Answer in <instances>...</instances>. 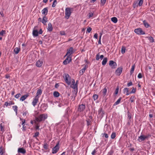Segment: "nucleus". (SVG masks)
Instances as JSON below:
<instances>
[{
    "instance_id": "47",
    "label": "nucleus",
    "mask_w": 155,
    "mask_h": 155,
    "mask_svg": "<svg viewBox=\"0 0 155 155\" xmlns=\"http://www.w3.org/2000/svg\"><path fill=\"white\" fill-rule=\"evenodd\" d=\"M57 4V1H54L52 5V7H55L56 5Z\"/></svg>"
},
{
    "instance_id": "61",
    "label": "nucleus",
    "mask_w": 155,
    "mask_h": 155,
    "mask_svg": "<svg viewBox=\"0 0 155 155\" xmlns=\"http://www.w3.org/2000/svg\"><path fill=\"white\" fill-rule=\"evenodd\" d=\"M142 75L141 73H139L138 74V78H142Z\"/></svg>"
},
{
    "instance_id": "64",
    "label": "nucleus",
    "mask_w": 155,
    "mask_h": 155,
    "mask_svg": "<svg viewBox=\"0 0 155 155\" xmlns=\"http://www.w3.org/2000/svg\"><path fill=\"white\" fill-rule=\"evenodd\" d=\"M42 33H43L42 30V29H41L40 30L39 32H38V33H39V34H42Z\"/></svg>"
},
{
    "instance_id": "11",
    "label": "nucleus",
    "mask_w": 155,
    "mask_h": 155,
    "mask_svg": "<svg viewBox=\"0 0 155 155\" xmlns=\"http://www.w3.org/2000/svg\"><path fill=\"white\" fill-rule=\"evenodd\" d=\"M85 108V105L84 104H82L79 105L78 108V110L80 112L83 111Z\"/></svg>"
},
{
    "instance_id": "32",
    "label": "nucleus",
    "mask_w": 155,
    "mask_h": 155,
    "mask_svg": "<svg viewBox=\"0 0 155 155\" xmlns=\"http://www.w3.org/2000/svg\"><path fill=\"white\" fill-rule=\"evenodd\" d=\"M111 21L114 23H116L117 21V18L116 17H113L111 18Z\"/></svg>"
},
{
    "instance_id": "10",
    "label": "nucleus",
    "mask_w": 155,
    "mask_h": 155,
    "mask_svg": "<svg viewBox=\"0 0 155 155\" xmlns=\"http://www.w3.org/2000/svg\"><path fill=\"white\" fill-rule=\"evenodd\" d=\"M74 52V49L73 47H71L67 50V53L65 56H70V55L72 54Z\"/></svg>"
},
{
    "instance_id": "38",
    "label": "nucleus",
    "mask_w": 155,
    "mask_h": 155,
    "mask_svg": "<svg viewBox=\"0 0 155 155\" xmlns=\"http://www.w3.org/2000/svg\"><path fill=\"white\" fill-rule=\"evenodd\" d=\"M86 69V67L85 66L80 71V73L81 74H81H82L84 72Z\"/></svg>"
},
{
    "instance_id": "31",
    "label": "nucleus",
    "mask_w": 155,
    "mask_h": 155,
    "mask_svg": "<svg viewBox=\"0 0 155 155\" xmlns=\"http://www.w3.org/2000/svg\"><path fill=\"white\" fill-rule=\"evenodd\" d=\"M60 94L58 91H54L53 93V95L55 97H57L59 96Z\"/></svg>"
},
{
    "instance_id": "51",
    "label": "nucleus",
    "mask_w": 155,
    "mask_h": 155,
    "mask_svg": "<svg viewBox=\"0 0 155 155\" xmlns=\"http://www.w3.org/2000/svg\"><path fill=\"white\" fill-rule=\"evenodd\" d=\"M5 32L6 31L5 30H2L0 32L1 36H3L4 34H5Z\"/></svg>"
},
{
    "instance_id": "26",
    "label": "nucleus",
    "mask_w": 155,
    "mask_h": 155,
    "mask_svg": "<svg viewBox=\"0 0 155 155\" xmlns=\"http://www.w3.org/2000/svg\"><path fill=\"white\" fill-rule=\"evenodd\" d=\"M123 92L124 94L125 93H126V95H128L130 94V92H129L128 89L127 88H125L123 90Z\"/></svg>"
},
{
    "instance_id": "49",
    "label": "nucleus",
    "mask_w": 155,
    "mask_h": 155,
    "mask_svg": "<svg viewBox=\"0 0 155 155\" xmlns=\"http://www.w3.org/2000/svg\"><path fill=\"white\" fill-rule=\"evenodd\" d=\"M2 124H1L0 125V128L1 129V130L3 132L4 131V127L2 126Z\"/></svg>"
},
{
    "instance_id": "53",
    "label": "nucleus",
    "mask_w": 155,
    "mask_h": 155,
    "mask_svg": "<svg viewBox=\"0 0 155 155\" xmlns=\"http://www.w3.org/2000/svg\"><path fill=\"white\" fill-rule=\"evenodd\" d=\"M127 116H128V119H129V120H130V119L131 118V114L130 113H129V112H128Z\"/></svg>"
},
{
    "instance_id": "55",
    "label": "nucleus",
    "mask_w": 155,
    "mask_h": 155,
    "mask_svg": "<svg viewBox=\"0 0 155 155\" xmlns=\"http://www.w3.org/2000/svg\"><path fill=\"white\" fill-rule=\"evenodd\" d=\"M103 137H104L107 138L108 137V134L106 133H104L103 134Z\"/></svg>"
},
{
    "instance_id": "63",
    "label": "nucleus",
    "mask_w": 155,
    "mask_h": 155,
    "mask_svg": "<svg viewBox=\"0 0 155 155\" xmlns=\"http://www.w3.org/2000/svg\"><path fill=\"white\" fill-rule=\"evenodd\" d=\"M3 154V152L2 149L0 148V155H2Z\"/></svg>"
},
{
    "instance_id": "3",
    "label": "nucleus",
    "mask_w": 155,
    "mask_h": 155,
    "mask_svg": "<svg viewBox=\"0 0 155 155\" xmlns=\"http://www.w3.org/2000/svg\"><path fill=\"white\" fill-rule=\"evenodd\" d=\"M73 9L72 8H67L65 10V18L66 19H68L73 11Z\"/></svg>"
},
{
    "instance_id": "62",
    "label": "nucleus",
    "mask_w": 155,
    "mask_h": 155,
    "mask_svg": "<svg viewBox=\"0 0 155 155\" xmlns=\"http://www.w3.org/2000/svg\"><path fill=\"white\" fill-rule=\"evenodd\" d=\"M94 38H95L96 39H97L98 38V35L97 33H95L94 36Z\"/></svg>"
},
{
    "instance_id": "9",
    "label": "nucleus",
    "mask_w": 155,
    "mask_h": 155,
    "mask_svg": "<svg viewBox=\"0 0 155 155\" xmlns=\"http://www.w3.org/2000/svg\"><path fill=\"white\" fill-rule=\"evenodd\" d=\"M105 112L103 110L102 108L100 107L98 110V115L101 118H102L104 116Z\"/></svg>"
},
{
    "instance_id": "8",
    "label": "nucleus",
    "mask_w": 155,
    "mask_h": 155,
    "mask_svg": "<svg viewBox=\"0 0 155 155\" xmlns=\"http://www.w3.org/2000/svg\"><path fill=\"white\" fill-rule=\"evenodd\" d=\"M59 142L56 144V145L52 149V153L53 154L56 153L58 150L59 147Z\"/></svg>"
},
{
    "instance_id": "24",
    "label": "nucleus",
    "mask_w": 155,
    "mask_h": 155,
    "mask_svg": "<svg viewBox=\"0 0 155 155\" xmlns=\"http://www.w3.org/2000/svg\"><path fill=\"white\" fill-rule=\"evenodd\" d=\"M107 58H104L102 62V64L104 66L106 64L107 61Z\"/></svg>"
},
{
    "instance_id": "40",
    "label": "nucleus",
    "mask_w": 155,
    "mask_h": 155,
    "mask_svg": "<svg viewBox=\"0 0 155 155\" xmlns=\"http://www.w3.org/2000/svg\"><path fill=\"white\" fill-rule=\"evenodd\" d=\"M116 136V133L115 132H113L111 134V138L112 139H114L115 137Z\"/></svg>"
},
{
    "instance_id": "43",
    "label": "nucleus",
    "mask_w": 155,
    "mask_h": 155,
    "mask_svg": "<svg viewBox=\"0 0 155 155\" xmlns=\"http://www.w3.org/2000/svg\"><path fill=\"white\" fill-rule=\"evenodd\" d=\"M93 13H94L92 12H90L89 13L88 15V16L89 18L93 17Z\"/></svg>"
},
{
    "instance_id": "16",
    "label": "nucleus",
    "mask_w": 155,
    "mask_h": 155,
    "mask_svg": "<svg viewBox=\"0 0 155 155\" xmlns=\"http://www.w3.org/2000/svg\"><path fill=\"white\" fill-rule=\"evenodd\" d=\"M43 63L42 60L40 59L36 62V65L37 67H40L42 66Z\"/></svg>"
},
{
    "instance_id": "12",
    "label": "nucleus",
    "mask_w": 155,
    "mask_h": 155,
    "mask_svg": "<svg viewBox=\"0 0 155 155\" xmlns=\"http://www.w3.org/2000/svg\"><path fill=\"white\" fill-rule=\"evenodd\" d=\"M66 58L64 61L63 63L64 65H66L69 63L71 60V58L69 56H67Z\"/></svg>"
},
{
    "instance_id": "23",
    "label": "nucleus",
    "mask_w": 155,
    "mask_h": 155,
    "mask_svg": "<svg viewBox=\"0 0 155 155\" xmlns=\"http://www.w3.org/2000/svg\"><path fill=\"white\" fill-rule=\"evenodd\" d=\"M32 34L34 37H36L38 35V32L37 30L34 29L33 31Z\"/></svg>"
},
{
    "instance_id": "28",
    "label": "nucleus",
    "mask_w": 155,
    "mask_h": 155,
    "mask_svg": "<svg viewBox=\"0 0 155 155\" xmlns=\"http://www.w3.org/2000/svg\"><path fill=\"white\" fill-rule=\"evenodd\" d=\"M25 120H23L22 121V123L21 124V125H23L22 126V130L25 131L26 130V126H25V124H24L25 123Z\"/></svg>"
},
{
    "instance_id": "30",
    "label": "nucleus",
    "mask_w": 155,
    "mask_h": 155,
    "mask_svg": "<svg viewBox=\"0 0 155 155\" xmlns=\"http://www.w3.org/2000/svg\"><path fill=\"white\" fill-rule=\"evenodd\" d=\"M121 99H122V98L121 97H120L118 99V100L116 102H115V103L113 105L115 106L116 105H117L119 104L120 103Z\"/></svg>"
},
{
    "instance_id": "45",
    "label": "nucleus",
    "mask_w": 155,
    "mask_h": 155,
    "mask_svg": "<svg viewBox=\"0 0 155 155\" xmlns=\"http://www.w3.org/2000/svg\"><path fill=\"white\" fill-rule=\"evenodd\" d=\"M135 96H131L130 98V100L131 102H133L134 101V99L135 98Z\"/></svg>"
},
{
    "instance_id": "17",
    "label": "nucleus",
    "mask_w": 155,
    "mask_h": 155,
    "mask_svg": "<svg viewBox=\"0 0 155 155\" xmlns=\"http://www.w3.org/2000/svg\"><path fill=\"white\" fill-rule=\"evenodd\" d=\"M18 152L25 154L26 152V150L23 148H19L18 149Z\"/></svg>"
},
{
    "instance_id": "33",
    "label": "nucleus",
    "mask_w": 155,
    "mask_h": 155,
    "mask_svg": "<svg viewBox=\"0 0 155 155\" xmlns=\"http://www.w3.org/2000/svg\"><path fill=\"white\" fill-rule=\"evenodd\" d=\"M42 91L41 89H38L37 91L36 95V96L38 97V95H40L42 93Z\"/></svg>"
},
{
    "instance_id": "2",
    "label": "nucleus",
    "mask_w": 155,
    "mask_h": 155,
    "mask_svg": "<svg viewBox=\"0 0 155 155\" xmlns=\"http://www.w3.org/2000/svg\"><path fill=\"white\" fill-rule=\"evenodd\" d=\"M47 117V114H40L38 117H36L35 120L37 122H40L44 121Z\"/></svg>"
},
{
    "instance_id": "48",
    "label": "nucleus",
    "mask_w": 155,
    "mask_h": 155,
    "mask_svg": "<svg viewBox=\"0 0 155 155\" xmlns=\"http://www.w3.org/2000/svg\"><path fill=\"white\" fill-rule=\"evenodd\" d=\"M106 1H101V6H103L105 3Z\"/></svg>"
},
{
    "instance_id": "58",
    "label": "nucleus",
    "mask_w": 155,
    "mask_h": 155,
    "mask_svg": "<svg viewBox=\"0 0 155 155\" xmlns=\"http://www.w3.org/2000/svg\"><path fill=\"white\" fill-rule=\"evenodd\" d=\"M70 81H71V82L72 83V84L71 85H74L75 84V81L74 80V79H72L71 80V81L70 80Z\"/></svg>"
},
{
    "instance_id": "13",
    "label": "nucleus",
    "mask_w": 155,
    "mask_h": 155,
    "mask_svg": "<svg viewBox=\"0 0 155 155\" xmlns=\"http://www.w3.org/2000/svg\"><path fill=\"white\" fill-rule=\"evenodd\" d=\"M122 68L119 67L115 71V73L116 75L119 76L122 73Z\"/></svg>"
},
{
    "instance_id": "25",
    "label": "nucleus",
    "mask_w": 155,
    "mask_h": 155,
    "mask_svg": "<svg viewBox=\"0 0 155 155\" xmlns=\"http://www.w3.org/2000/svg\"><path fill=\"white\" fill-rule=\"evenodd\" d=\"M101 91L103 94V96L104 97L106 95L107 93V89L106 87H105Z\"/></svg>"
},
{
    "instance_id": "52",
    "label": "nucleus",
    "mask_w": 155,
    "mask_h": 155,
    "mask_svg": "<svg viewBox=\"0 0 155 155\" xmlns=\"http://www.w3.org/2000/svg\"><path fill=\"white\" fill-rule=\"evenodd\" d=\"M21 96V94L20 93L18 94L15 96V97L16 98H18Z\"/></svg>"
},
{
    "instance_id": "6",
    "label": "nucleus",
    "mask_w": 155,
    "mask_h": 155,
    "mask_svg": "<svg viewBox=\"0 0 155 155\" xmlns=\"http://www.w3.org/2000/svg\"><path fill=\"white\" fill-rule=\"evenodd\" d=\"M134 32L137 35H143L145 34V32L141 28L135 29Z\"/></svg>"
},
{
    "instance_id": "54",
    "label": "nucleus",
    "mask_w": 155,
    "mask_h": 155,
    "mask_svg": "<svg viewBox=\"0 0 155 155\" xmlns=\"http://www.w3.org/2000/svg\"><path fill=\"white\" fill-rule=\"evenodd\" d=\"M143 2V1H139L138 2V5L139 6H141L142 5Z\"/></svg>"
},
{
    "instance_id": "14",
    "label": "nucleus",
    "mask_w": 155,
    "mask_h": 155,
    "mask_svg": "<svg viewBox=\"0 0 155 155\" xmlns=\"http://www.w3.org/2000/svg\"><path fill=\"white\" fill-rule=\"evenodd\" d=\"M39 97L37 96H35V98L33 99V100L32 102V104L34 106H35L36 105V104L38 101Z\"/></svg>"
},
{
    "instance_id": "37",
    "label": "nucleus",
    "mask_w": 155,
    "mask_h": 155,
    "mask_svg": "<svg viewBox=\"0 0 155 155\" xmlns=\"http://www.w3.org/2000/svg\"><path fill=\"white\" fill-rule=\"evenodd\" d=\"M13 109L14 110V111L15 112L16 114H17V110H18V107L17 106H13L12 107Z\"/></svg>"
},
{
    "instance_id": "19",
    "label": "nucleus",
    "mask_w": 155,
    "mask_h": 155,
    "mask_svg": "<svg viewBox=\"0 0 155 155\" xmlns=\"http://www.w3.org/2000/svg\"><path fill=\"white\" fill-rule=\"evenodd\" d=\"M14 104V102L11 101H10L9 102H5V103L4 105L6 106V107L8 106H11L12 105H13Z\"/></svg>"
},
{
    "instance_id": "42",
    "label": "nucleus",
    "mask_w": 155,
    "mask_h": 155,
    "mask_svg": "<svg viewBox=\"0 0 155 155\" xmlns=\"http://www.w3.org/2000/svg\"><path fill=\"white\" fill-rule=\"evenodd\" d=\"M136 88H134V87H132V89L131 91L130 92V94L132 93H135L136 91Z\"/></svg>"
},
{
    "instance_id": "39",
    "label": "nucleus",
    "mask_w": 155,
    "mask_h": 155,
    "mask_svg": "<svg viewBox=\"0 0 155 155\" xmlns=\"http://www.w3.org/2000/svg\"><path fill=\"white\" fill-rule=\"evenodd\" d=\"M98 95L97 94H94L93 96V98L94 101H95L98 99Z\"/></svg>"
},
{
    "instance_id": "56",
    "label": "nucleus",
    "mask_w": 155,
    "mask_h": 155,
    "mask_svg": "<svg viewBox=\"0 0 155 155\" xmlns=\"http://www.w3.org/2000/svg\"><path fill=\"white\" fill-rule=\"evenodd\" d=\"M91 30L92 28L90 27H89L87 28V32L88 33H90L91 31Z\"/></svg>"
},
{
    "instance_id": "44",
    "label": "nucleus",
    "mask_w": 155,
    "mask_h": 155,
    "mask_svg": "<svg viewBox=\"0 0 155 155\" xmlns=\"http://www.w3.org/2000/svg\"><path fill=\"white\" fill-rule=\"evenodd\" d=\"M126 49L124 47H123L121 48V52L122 54L124 53L125 52Z\"/></svg>"
},
{
    "instance_id": "34",
    "label": "nucleus",
    "mask_w": 155,
    "mask_h": 155,
    "mask_svg": "<svg viewBox=\"0 0 155 155\" xmlns=\"http://www.w3.org/2000/svg\"><path fill=\"white\" fill-rule=\"evenodd\" d=\"M147 38L150 41V42L151 43H153L154 42V40L153 38L151 36L147 37Z\"/></svg>"
},
{
    "instance_id": "4",
    "label": "nucleus",
    "mask_w": 155,
    "mask_h": 155,
    "mask_svg": "<svg viewBox=\"0 0 155 155\" xmlns=\"http://www.w3.org/2000/svg\"><path fill=\"white\" fill-rule=\"evenodd\" d=\"M64 78L65 79V81L68 85L71 84L70 79L71 77H70L69 75L68 74H64Z\"/></svg>"
},
{
    "instance_id": "5",
    "label": "nucleus",
    "mask_w": 155,
    "mask_h": 155,
    "mask_svg": "<svg viewBox=\"0 0 155 155\" xmlns=\"http://www.w3.org/2000/svg\"><path fill=\"white\" fill-rule=\"evenodd\" d=\"M150 136L149 135L147 136L141 135L138 137V140L139 142H141L142 141L146 139H148L149 137H150Z\"/></svg>"
},
{
    "instance_id": "20",
    "label": "nucleus",
    "mask_w": 155,
    "mask_h": 155,
    "mask_svg": "<svg viewBox=\"0 0 155 155\" xmlns=\"http://www.w3.org/2000/svg\"><path fill=\"white\" fill-rule=\"evenodd\" d=\"M48 21V18L46 16H44L41 21L42 23L44 25H46Z\"/></svg>"
},
{
    "instance_id": "50",
    "label": "nucleus",
    "mask_w": 155,
    "mask_h": 155,
    "mask_svg": "<svg viewBox=\"0 0 155 155\" xmlns=\"http://www.w3.org/2000/svg\"><path fill=\"white\" fill-rule=\"evenodd\" d=\"M39 134V132H37L35 133L34 135L33 136L34 137H36L38 136Z\"/></svg>"
},
{
    "instance_id": "29",
    "label": "nucleus",
    "mask_w": 155,
    "mask_h": 155,
    "mask_svg": "<svg viewBox=\"0 0 155 155\" xmlns=\"http://www.w3.org/2000/svg\"><path fill=\"white\" fill-rule=\"evenodd\" d=\"M143 24L145 27L146 28H148L150 27V25L148 23V22L145 20H144L143 21Z\"/></svg>"
},
{
    "instance_id": "46",
    "label": "nucleus",
    "mask_w": 155,
    "mask_h": 155,
    "mask_svg": "<svg viewBox=\"0 0 155 155\" xmlns=\"http://www.w3.org/2000/svg\"><path fill=\"white\" fill-rule=\"evenodd\" d=\"M43 147L45 150H47L48 149V144L46 143H45L43 146Z\"/></svg>"
},
{
    "instance_id": "35",
    "label": "nucleus",
    "mask_w": 155,
    "mask_h": 155,
    "mask_svg": "<svg viewBox=\"0 0 155 155\" xmlns=\"http://www.w3.org/2000/svg\"><path fill=\"white\" fill-rule=\"evenodd\" d=\"M133 6L134 8H135L136 7L139 6L138 1H135L134 3Z\"/></svg>"
},
{
    "instance_id": "57",
    "label": "nucleus",
    "mask_w": 155,
    "mask_h": 155,
    "mask_svg": "<svg viewBox=\"0 0 155 155\" xmlns=\"http://www.w3.org/2000/svg\"><path fill=\"white\" fill-rule=\"evenodd\" d=\"M97 149V148L96 149H94V150L92 152L91 154L93 155H94L95 153L97 152L96 150Z\"/></svg>"
},
{
    "instance_id": "21",
    "label": "nucleus",
    "mask_w": 155,
    "mask_h": 155,
    "mask_svg": "<svg viewBox=\"0 0 155 155\" xmlns=\"http://www.w3.org/2000/svg\"><path fill=\"white\" fill-rule=\"evenodd\" d=\"M47 29L48 31H51L53 30V28L51 23H49L48 25Z\"/></svg>"
},
{
    "instance_id": "36",
    "label": "nucleus",
    "mask_w": 155,
    "mask_h": 155,
    "mask_svg": "<svg viewBox=\"0 0 155 155\" xmlns=\"http://www.w3.org/2000/svg\"><path fill=\"white\" fill-rule=\"evenodd\" d=\"M135 65L134 64L131 67L130 71V74L131 75L134 72V71L135 68Z\"/></svg>"
},
{
    "instance_id": "41",
    "label": "nucleus",
    "mask_w": 155,
    "mask_h": 155,
    "mask_svg": "<svg viewBox=\"0 0 155 155\" xmlns=\"http://www.w3.org/2000/svg\"><path fill=\"white\" fill-rule=\"evenodd\" d=\"M87 124V126L91 125V120L90 119H87L86 120Z\"/></svg>"
},
{
    "instance_id": "27",
    "label": "nucleus",
    "mask_w": 155,
    "mask_h": 155,
    "mask_svg": "<svg viewBox=\"0 0 155 155\" xmlns=\"http://www.w3.org/2000/svg\"><path fill=\"white\" fill-rule=\"evenodd\" d=\"M20 51V48H15L14 50V51L16 54H18L19 51Z\"/></svg>"
},
{
    "instance_id": "60",
    "label": "nucleus",
    "mask_w": 155,
    "mask_h": 155,
    "mask_svg": "<svg viewBox=\"0 0 155 155\" xmlns=\"http://www.w3.org/2000/svg\"><path fill=\"white\" fill-rule=\"evenodd\" d=\"M118 91H119V88L117 87L115 91V94H118Z\"/></svg>"
},
{
    "instance_id": "15",
    "label": "nucleus",
    "mask_w": 155,
    "mask_h": 155,
    "mask_svg": "<svg viewBox=\"0 0 155 155\" xmlns=\"http://www.w3.org/2000/svg\"><path fill=\"white\" fill-rule=\"evenodd\" d=\"M104 57V56L103 55H100V53H99L98 54H97L96 56V60L97 61L99 60L100 59L102 60L103 59Z\"/></svg>"
},
{
    "instance_id": "1",
    "label": "nucleus",
    "mask_w": 155,
    "mask_h": 155,
    "mask_svg": "<svg viewBox=\"0 0 155 155\" xmlns=\"http://www.w3.org/2000/svg\"><path fill=\"white\" fill-rule=\"evenodd\" d=\"M78 81H76L75 84H74V85H71V87L73 88L74 89V91H73V96H71L74 97V100L75 99V97H76L78 92Z\"/></svg>"
},
{
    "instance_id": "22",
    "label": "nucleus",
    "mask_w": 155,
    "mask_h": 155,
    "mask_svg": "<svg viewBox=\"0 0 155 155\" xmlns=\"http://www.w3.org/2000/svg\"><path fill=\"white\" fill-rule=\"evenodd\" d=\"M29 96L28 94H25L22 96L20 99V101H23L26 99Z\"/></svg>"
},
{
    "instance_id": "7",
    "label": "nucleus",
    "mask_w": 155,
    "mask_h": 155,
    "mask_svg": "<svg viewBox=\"0 0 155 155\" xmlns=\"http://www.w3.org/2000/svg\"><path fill=\"white\" fill-rule=\"evenodd\" d=\"M109 65L112 69H115L117 67V64L116 62L112 60L109 61Z\"/></svg>"
},
{
    "instance_id": "18",
    "label": "nucleus",
    "mask_w": 155,
    "mask_h": 155,
    "mask_svg": "<svg viewBox=\"0 0 155 155\" xmlns=\"http://www.w3.org/2000/svg\"><path fill=\"white\" fill-rule=\"evenodd\" d=\"M42 13V14L45 15V16L48 14V8H44L41 11Z\"/></svg>"
},
{
    "instance_id": "59",
    "label": "nucleus",
    "mask_w": 155,
    "mask_h": 155,
    "mask_svg": "<svg viewBox=\"0 0 155 155\" xmlns=\"http://www.w3.org/2000/svg\"><path fill=\"white\" fill-rule=\"evenodd\" d=\"M133 84L132 82L131 81L130 82L127 84V86L129 87L130 86L132 85Z\"/></svg>"
}]
</instances>
